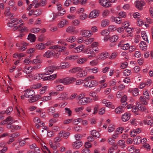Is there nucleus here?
Instances as JSON below:
<instances>
[{
  "mask_svg": "<svg viewBox=\"0 0 153 153\" xmlns=\"http://www.w3.org/2000/svg\"><path fill=\"white\" fill-rule=\"evenodd\" d=\"M99 49L98 47H88V48L84 51V53L88 54H90L88 56V58H91L95 56L96 53H98Z\"/></svg>",
  "mask_w": 153,
  "mask_h": 153,
  "instance_id": "obj_1",
  "label": "nucleus"
},
{
  "mask_svg": "<svg viewBox=\"0 0 153 153\" xmlns=\"http://www.w3.org/2000/svg\"><path fill=\"white\" fill-rule=\"evenodd\" d=\"M76 80V79L74 77H70L62 79H57V81L64 85H68L74 82Z\"/></svg>",
  "mask_w": 153,
  "mask_h": 153,
  "instance_id": "obj_2",
  "label": "nucleus"
},
{
  "mask_svg": "<svg viewBox=\"0 0 153 153\" xmlns=\"http://www.w3.org/2000/svg\"><path fill=\"white\" fill-rule=\"evenodd\" d=\"M83 86L85 87L92 88L96 87L98 84V82L96 80L85 81Z\"/></svg>",
  "mask_w": 153,
  "mask_h": 153,
  "instance_id": "obj_3",
  "label": "nucleus"
},
{
  "mask_svg": "<svg viewBox=\"0 0 153 153\" xmlns=\"http://www.w3.org/2000/svg\"><path fill=\"white\" fill-rule=\"evenodd\" d=\"M60 53L59 52L55 54L54 51L48 50L45 52L43 54V57L46 58H50L55 55L56 56V57L57 58L60 55Z\"/></svg>",
  "mask_w": 153,
  "mask_h": 153,
  "instance_id": "obj_4",
  "label": "nucleus"
},
{
  "mask_svg": "<svg viewBox=\"0 0 153 153\" xmlns=\"http://www.w3.org/2000/svg\"><path fill=\"white\" fill-rule=\"evenodd\" d=\"M35 95V92L33 90L27 89L25 91L24 95H22L21 96V99H24L25 97L26 98H31Z\"/></svg>",
  "mask_w": 153,
  "mask_h": 153,
  "instance_id": "obj_5",
  "label": "nucleus"
},
{
  "mask_svg": "<svg viewBox=\"0 0 153 153\" xmlns=\"http://www.w3.org/2000/svg\"><path fill=\"white\" fill-rule=\"evenodd\" d=\"M57 68V66L55 65L48 67L45 69L44 73L45 75L51 74Z\"/></svg>",
  "mask_w": 153,
  "mask_h": 153,
  "instance_id": "obj_6",
  "label": "nucleus"
},
{
  "mask_svg": "<svg viewBox=\"0 0 153 153\" xmlns=\"http://www.w3.org/2000/svg\"><path fill=\"white\" fill-rule=\"evenodd\" d=\"M28 44L25 42H22L20 43H16V46L17 47L19 48L18 49L21 51H24L27 48V46Z\"/></svg>",
  "mask_w": 153,
  "mask_h": 153,
  "instance_id": "obj_7",
  "label": "nucleus"
},
{
  "mask_svg": "<svg viewBox=\"0 0 153 153\" xmlns=\"http://www.w3.org/2000/svg\"><path fill=\"white\" fill-rule=\"evenodd\" d=\"M16 121L13 119V118L10 116L7 117V118L4 120L2 121L1 123V125H4L6 123H13Z\"/></svg>",
  "mask_w": 153,
  "mask_h": 153,
  "instance_id": "obj_8",
  "label": "nucleus"
},
{
  "mask_svg": "<svg viewBox=\"0 0 153 153\" xmlns=\"http://www.w3.org/2000/svg\"><path fill=\"white\" fill-rule=\"evenodd\" d=\"M100 13L99 10L96 9L94 10L90 13L89 18L90 19L95 18L99 16Z\"/></svg>",
  "mask_w": 153,
  "mask_h": 153,
  "instance_id": "obj_9",
  "label": "nucleus"
},
{
  "mask_svg": "<svg viewBox=\"0 0 153 153\" xmlns=\"http://www.w3.org/2000/svg\"><path fill=\"white\" fill-rule=\"evenodd\" d=\"M109 54L107 52H105L99 53L96 57V59L99 60L104 59L108 57Z\"/></svg>",
  "mask_w": 153,
  "mask_h": 153,
  "instance_id": "obj_10",
  "label": "nucleus"
},
{
  "mask_svg": "<svg viewBox=\"0 0 153 153\" xmlns=\"http://www.w3.org/2000/svg\"><path fill=\"white\" fill-rule=\"evenodd\" d=\"M71 66L70 63L68 62H62L60 63L59 66H57V69H66Z\"/></svg>",
  "mask_w": 153,
  "mask_h": 153,
  "instance_id": "obj_11",
  "label": "nucleus"
},
{
  "mask_svg": "<svg viewBox=\"0 0 153 153\" xmlns=\"http://www.w3.org/2000/svg\"><path fill=\"white\" fill-rule=\"evenodd\" d=\"M99 2L101 6L105 7H108L111 5L109 0H100Z\"/></svg>",
  "mask_w": 153,
  "mask_h": 153,
  "instance_id": "obj_12",
  "label": "nucleus"
},
{
  "mask_svg": "<svg viewBox=\"0 0 153 153\" xmlns=\"http://www.w3.org/2000/svg\"><path fill=\"white\" fill-rule=\"evenodd\" d=\"M16 109L17 112V115L19 117L24 118L25 114L22 109L20 107L19 108L18 107H16Z\"/></svg>",
  "mask_w": 153,
  "mask_h": 153,
  "instance_id": "obj_13",
  "label": "nucleus"
},
{
  "mask_svg": "<svg viewBox=\"0 0 153 153\" xmlns=\"http://www.w3.org/2000/svg\"><path fill=\"white\" fill-rule=\"evenodd\" d=\"M81 35L84 37H89L92 35L91 31L89 30H82L81 32Z\"/></svg>",
  "mask_w": 153,
  "mask_h": 153,
  "instance_id": "obj_14",
  "label": "nucleus"
},
{
  "mask_svg": "<svg viewBox=\"0 0 153 153\" xmlns=\"http://www.w3.org/2000/svg\"><path fill=\"white\" fill-rule=\"evenodd\" d=\"M102 103L105 105V106L108 108H110L112 109L115 108L114 106L111 102H108V100L105 99L103 100Z\"/></svg>",
  "mask_w": 153,
  "mask_h": 153,
  "instance_id": "obj_15",
  "label": "nucleus"
},
{
  "mask_svg": "<svg viewBox=\"0 0 153 153\" xmlns=\"http://www.w3.org/2000/svg\"><path fill=\"white\" fill-rule=\"evenodd\" d=\"M87 74V72L86 71L83 70L81 68V69L78 71V73L77 74L76 76L79 78H81L84 77Z\"/></svg>",
  "mask_w": 153,
  "mask_h": 153,
  "instance_id": "obj_16",
  "label": "nucleus"
},
{
  "mask_svg": "<svg viewBox=\"0 0 153 153\" xmlns=\"http://www.w3.org/2000/svg\"><path fill=\"white\" fill-rule=\"evenodd\" d=\"M68 99V95L67 93L64 92L61 93L58 96V99L62 100H66Z\"/></svg>",
  "mask_w": 153,
  "mask_h": 153,
  "instance_id": "obj_17",
  "label": "nucleus"
},
{
  "mask_svg": "<svg viewBox=\"0 0 153 153\" xmlns=\"http://www.w3.org/2000/svg\"><path fill=\"white\" fill-rule=\"evenodd\" d=\"M85 48V46L84 45H80L77 47L74 48L73 50V51L76 53H78L82 51Z\"/></svg>",
  "mask_w": 153,
  "mask_h": 153,
  "instance_id": "obj_18",
  "label": "nucleus"
},
{
  "mask_svg": "<svg viewBox=\"0 0 153 153\" xmlns=\"http://www.w3.org/2000/svg\"><path fill=\"white\" fill-rule=\"evenodd\" d=\"M69 22L66 19H62L58 24V27L59 28H62L66 25H68Z\"/></svg>",
  "mask_w": 153,
  "mask_h": 153,
  "instance_id": "obj_19",
  "label": "nucleus"
},
{
  "mask_svg": "<svg viewBox=\"0 0 153 153\" xmlns=\"http://www.w3.org/2000/svg\"><path fill=\"white\" fill-rule=\"evenodd\" d=\"M82 145V143L80 141H76L73 143L72 146L73 147L78 149Z\"/></svg>",
  "mask_w": 153,
  "mask_h": 153,
  "instance_id": "obj_20",
  "label": "nucleus"
},
{
  "mask_svg": "<svg viewBox=\"0 0 153 153\" xmlns=\"http://www.w3.org/2000/svg\"><path fill=\"white\" fill-rule=\"evenodd\" d=\"M45 75L44 73L36 74L34 76V79L37 80L41 79L43 80Z\"/></svg>",
  "mask_w": 153,
  "mask_h": 153,
  "instance_id": "obj_21",
  "label": "nucleus"
},
{
  "mask_svg": "<svg viewBox=\"0 0 153 153\" xmlns=\"http://www.w3.org/2000/svg\"><path fill=\"white\" fill-rule=\"evenodd\" d=\"M59 135L65 138H67L70 135V133L68 132H65L64 131H61L59 133Z\"/></svg>",
  "mask_w": 153,
  "mask_h": 153,
  "instance_id": "obj_22",
  "label": "nucleus"
},
{
  "mask_svg": "<svg viewBox=\"0 0 153 153\" xmlns=\"http://www.w3.org/2000/svg\"><path fill=\"white\" fill-rule=\"evenodd\" d=\"M139 47L140 49L145 51L147 49V46L146 42L144 41L141 42L139 44Z\"/></svg>",
  "mask_w": 153,
  "mask_h": 153,
  "instance_id": "obj_23",
  "label": "nucleus"
},
{
  "mask_svg": "<svg viewBox=\"0 0 153 153\" xmlns=\"http://www.w3.org/2000/svg\"><path fill=\"white\" fill-rule=\"evenodd\" d=\"M118 46L124 50H127L130 48L129 45L128 43L123 44L120 43L118 45Z\"/></svg>",
  "mask_w": 153,
  "mask_h": 153,
  "instance_id": "obj_24",
  "label": "nucleus"
},
{
  "mask_svg": "<svg viewBox=\"0 0 153 153\" xmlns=\"http://www.w3.org/2000/svg\"><path fill=\"white\" fill-rule=\"evenodd\" d=\"M141 130L140 129L138 128L134 129L133 131H131L130 135L131 137H133L141 132Z\"/></svg>",
  "mask_w": 153,
  "mask_h": 153,
  "instance_id": "obj_25",
  "label": "nucleus"
},
{
  "mask_svg": "<svg viewBox=\"0 0 153 153\" xmlns=\"http://www.w3.org/2000/svg\"><path fill=\"white\" fill-rule=\"evenodd\" d=\"M145 3L143 1H137L135 2V5L136 7L140 10L142 9V7L144 6Z\"/></svg>",
  "mask_w": 153,
  "mask_h": 153,
  "instance_id": "obj_26",
  "label": "nucleus"
},
{
  "mask_svg": "<svg viewBox=\"0 0 153 153\" xmlns=\"http://www.w3.org/2000/svg\"><path fill=\"white\" fill-rule=\"evenodd\" d=\"M88 58L82 57L78 59L76 61L77 62L80 64H85L88 60Z\"/></svg>",
  "mask_w": 153,
  "mask_h": 153,
  "instance_id": "obj_27",
  "label": "nucleus"
},
{
  "mask_svg": "<svg viewBox=\"0 0 153 153\" xmlns=\"http://www.w3.org/2000/svg\"><path fill=\"white\" fill-rule=\"evenodd\" d=\"M27 39L31 42H34L36 39V37L35 35L32 33H29L27 36Z\"/></svg>",
  "mask_w": 153,
  "mask_h": 153,
  "instance_id": "obj_28",
  "label": "nucleus"
},
{
  "mask_svg": "<svg viewBox=\"0 0 153 153\" xmlns=\"http://www.w3.org/2000/svg\"><path fill=\"white\" fill-rule=\"evenodd\" d=\"M127 108L129 109V108H132V112H135L134 115H136L138 114L137 112H136V110H137V108L136 107H134L132 104H130L127 105Z\"/></svg>",
  "mask_w": 153,
  "mask_h": 153,
  "instance_id": "obj_29",
  "label": "nucleus"
},
{
  "mask_svg": "<svg viewBox=\"0 0 153 153\" xmlns=\"http://www.w3.org/2000/svg\"><path fill=\"white\" fill-rule=\"evenodd\" d=\"M56 77V74L51 75L50 76H47L46 77H44L43 79V81L47 80H52L54 79Z\"/></svg>",
  "mask_w": 153,
  "mask_h": 153,
  "instance_id": "obj_30",
  "label": "nucleus"
},
{
  "mask_svg": "<svg viewBox=\"0 0 153 153\" xmlns=\"http://www.w3.org/2000/svg\"><path fill=\"white\" fill-rule=\"evenodd\" d=\"M4 15L7 16L12 17L13 16V14H11L10 12V8L9 7H6L5 8V10L4 12Z\"/></svg>",
  "mask_w": 153,
  "mask_h": 153,
  "instance_id": "obj_31",
  "label": "nucleus"
},
{
  "mask_svg": "<svg viewBox=\"0 0 153 153\" xmlns=\"http://www.w3.org/2000/svg\"><path fill=\"white\" fill-rule=\"evenodd\" d=\"M109 21L107 19H104L101 22V26L103 27H105L109 25Z\"/></svg>",
  "mask_w": 153,
  "mask_h": 153,
  "instance_id": "obj_32",
  "label": "nucleus"
},
{
  "mask_svg": "<svg viewBox=\"0 0 153 153\" xmlns=\"http://www.w3.org/2000/svg\"><path fill=\"white\" fill-rule=\"evenodd\" d=\"M130 118V115L127 113H126L123 114L122 117V120L124 122H126Z\"/></svg>",
  "mask_w": 153,
  "mask_h": 153,
  "instance_id": "obj_33",
  "label": "nucleus"
},
{
  "mask_svg": "<svg viewBox=\"0 0 153 153\" xmlns=\"http://www.w3.org/2000/svg\"><path fill=\"white\" fill-rule=\"evenodd\" d=\"M117 144L119 146L123 149H124L126 147L125 142L123 140H119L117 142Z\"/></svg>",
  "mask_w": 153,
  "mask_h": 153,
  "instance_id": "obj_34",
  "label": "nucleus"
},
{
  "mask_svg": "<svg viewBox=\"0 0 153 153\" xmlns=\"http://www.w3.org/2000/svg\"><path fill=\"white\" fill-rule=\"evenodd\" d=\"M91 134L93 137L96 138H98L100 136L99 133L95 130H92L91 131Z\"/></svg>",
  "mask_w": 153,
  "mask_h": 153,
  "instance_id": "obj_35",
  "label": "nucleus"
},
{
  "mask_svg": "<svg viewBox=\"0 0 153 153\" xmlns=\"http://www.w3.org/2000/svg\"><path fill=\"white\" fill-rule=\"evenodd\" d=\"M40 97V95L35 96L34 95L33 97H32L29 100V101L31 103L34 102L37 100Z\"/></svg>",
  "mask_w": 153,
  "mask_h": 153,
  "instance_id": "obj_36",
  "label": "nucleus"
},
{
  "mask_svg": "<svg viewBox=\"0 0 153 153\" xmlns=\"http://www.w3.org/2000/svg\"><path fill=\"white\" fill-rule=\"evenodd\" d=\"M47 113L49 114L53 115L55 112V109L52 106L49 107L47 110Z\"/></svg>",
  "mask_w": 153,
  "mask_h": 153,
  "instance_id": "obj_37",
  "label": "nucleus"
},
{
  "mask_svg": "<svg viewBox=\"0 0 153 153\" xmlns=\"http://www.w3.org/2000/svg\"><path fill=\"white\" fill-rule=\"evenodd\" d=\"M143 123L145 125H147L149 126H152L153 125V120L152 119L149 120H144L143 121Z\"/></svg>",
  "mask_w": 153,
  "mask_h": 153,
  "instance_id": "obj_38",
  "label": "nucleus"
},
{
  "mask_svg": "<svg viewBox=\"0 0 153 153\" xmlns=\"http://www.w3.org/2000/svg\"><path fill=\"white\" fill-rule=\"evenodd\" d=\"M23 71L26 74H28L32 71L31 66H25L23 70Z\"/></svg>",
  "mask_w": 153,
  "mask_h": 153,
  "instance_id": "obj_39",
  "label": "nucleus"
},
{
  "mask_svg": "<svg viewBox=\"0 0 153 153\" xmlns=\"http://www.w3.org/2000/svg\"><path fill=\"white\" fill-rule=\"evenodd\" d=\"M86 69L89 72L93 73L94 74H96L98 72L99 69L96 67H95L92 68H88L86 67Z\"/></svg>",
  "mask_w": 153,
  "mask_h": 153,
  "instance_id": "obj_40",
  "label": "nucleus"
},
{
  "mask_svg": "<svg viewBox=\"0 0 153 153\" xmlns=\"http://www.w3.org/2000/svg\"><path fill=\"white\" fill-rule=\"evenodd\" d=\"M118 39V37L117 35H114L109 37V40L111 42L117 41Z\"/></svg>",
  "mask_w": 153,
  "mask_h": 153,
  "instance_id": "obj_41",
  "label": "nucleus"
},
{
  "mask_svg": "<svg viewBox=\"0 0 153 153\" xmlns=\"http://www.w3.org/2000/svg\"><path fill=\"white\" fill-rule=\"evenodd\" d=\"M36 49L39 50H42L45 48V45L43 43L37 44L36 46Z\"/></svg>",
  "mask_w": 153,
  "mask_h": 153,
  "instance_id": "obj_42",
  "label": "nucleus"
},
{
  "mask_svg": "<svg viewBox=\"0 0 153 153\" xmlns=\"http://www.w3.org/2000/svg\"><path fill=\"white\" fill-rule=\"evenodd\" d=\"M64 88V87L61 85H56L54 87V89L56 91H63Z\"/></svg>",
  "mask_w": 153,
  "mask_h": 153,
  "instance_id": "obj_43",
  "label": "nucleus"
},
{
  "mask_svg": "<svg viewBox=\"0 0 153 153\" xmlns=\"http://www.w3.org/2000/svg\"><path fill=\"white\" fill-rule=\"evenodd\" d=\"M94 38H91L88 39H86L84 40V43L86 45H89L94 40Z\"/></svg>",
  "mask_w": 153,
  "mask_h": 153,
  "instance_id": "obj_44",
  "label": "nucleus"
},
{
  "mask_svg": "<svg viewBox=\"0 0 153 153\" xmlns=\"http://www.w3.org/2000/svg\"><path fill=\"white\" fill-rule=\"evenodd\" d=\"M111 19L114 22L116 23L119 24L121 23V21L120 18L119 17H112Z\"/></svg>",
  "mask_w": 153,
  "mask_h": 153,
  "instance_id": "obj_45",
  "label": "nucleus"
},
{
  "mask_svg": "<svg viewBox=\"0 0 153 153\" xmlns=\"http://www.w3.org/2000/svg\"><path fill=\"white\" fill-rule=\"evenodd\" d=\"M141 137L140 136H137L133 139V141L136 144H139L141 143Z\"/></svg>",
  "mask_w": 153,
  "mask_h": 153,
  "instance_id": "obj_46",
  "label": "nucleus"
},
{
  "mask_svg": "<svg viewBox=\"0 0 153 153\" xmlns=\"http://www.w3.org/2000/svg\"><path fill=\"white\" fill-rule=\"evenodd\" d=\"M144 97L147 100H149L150 99V95L148 90L144 91L143 93Z\"/></svg>",
  "mask_w": 153,
  "mask_h": 153,
  "instance_id": "obj_47",
  "label": "nucleus"
},
{
  "mask_svg": "<svg viewBox=\"0 0 153 153\" xmlns=\"http://www.w3.org/2000/svg\"><path fill=\"white\" fill-rule=\"evenodd\" d=\"M124 105L123 104H122V105L121 106V107H119L115 109V112L116 114H120L123 113V110L122 108H123V106L122 105Z\"/></svg>",
  "mask_w": 153,
  "mask_h": 153,
  "instance_id": "obj_48",
  "label": "nucleus"
},
{
  "mask_svg": "<svg viewBox=\"0 0 153 153\" xmlns=\"http://www.w3.org/2000/svg\"><path fill=\"white\" fill-rule=\"evenodd\" d=\"M136 107L137 108V110H136V111L138 110L142 111H145L146 110V108L145 106L141 105H139Z\"/></svg>",
  "mask_w": 153,
  "mask_h": 153,
  "instance_id": "obj_49",
  "label": "nucleus"
},
{
  "mask_svg": "<svg viewBox=\"0 0 153 153\" xmlns=\"http://www.w3.org/2000/svg\"><path fill=\"white\" fill-rule=\"evenodd\" d=\"M84 109V107L80 106L74 109V111L77 114H80L82 111Z\"/></svg>",
  "mask_w": 153,
  "mask_h": 153,
  "instance_id": "obj_50",
  "label": "nucleus"
},
{
  "mask_svg": "<svg viewBox=\"0 0 153 153\" xmlns=\"http://www.w3.org/2000/svg\"><path fill=\"white\" fill-rule=\"evenodd\" d=\"M141 37L145 41L149 42L146 33L145 31L142 32H141Z\"/></svg>",
  "mask_w": 153,
  "mask_h": 153,
  "instance_id": "obj_51",
  "label": "nucleus"
},
{
  "mask_svg": "<svg viewBox=\"0 0 153 153\" xmlns=\"http://www.w3.org/2000/svg\"><path fill=\"white\" fill-rule=\"evenodd\" d=\"M80 69H81V68L80 67H77L74 68L69 70V72L71 73H74L78 72L79 71Z\"/></svg>",
  "mask_w": 153,
  "mask_h": 153,
  "instance_id": "obj_52",
  "label": "nucleus"
},
{
  "mask_svg": "<svg viewBox=\"0 0 153 153\" xmlns=\"http://www.w3.org/2000/svg\"><path fill=\"white\" fill-rule=\"evenodd\" d=\"M33 122L36 124L40 123L41 125H43L44 124V123L43 122H41L40 119L37 117H35L34 119Z\"/></svg>",
  "mask_w": 153,
  "mask_h": 153,
  "instance_id": "obj_53",
  "label": "nucleus"
},
{
  "mask_svg": "<svg viewBox=\"0 0 153 153\" xmlns=\"http://www.w3.org/2000/svg\"><path fill=\"white\" fill-rule=\"evenodd\" d=\"M42 86V85L41 83H38L32 85L31 86V88L33 89H38L40 88Z\"/></svg>",
  "mask_w": 153,
  "mask_h": 153,
  "instance_id": "obj_54",
  "label": "nucleus"
},
{
  "mask_svg": "<svg viewBox=\"0 0 153 153\" xmlns=\"http://www.w3.org/2000/svg\"><path fill=\"white\" fill-rule=\"evenodd\" d=\"M77 103L79 105H84L86 104L85 97L78 100Z\"/></svg>",
  "mask_w": 153,
  "mask_h": 153,
  "instance_id": "obj_55",
  "label": "nucleus"
},
{
  "mask_svg": "<svg viewBox=\"0 0 153 153\" xmlns=\"http://www.w3.org/2000/svg\"><path fill=\"white\" fill-rule=\"evenodd\" d=\"M80 21L77 19L74 20L72 21V25L75 26H78L80 24Z\"/></svg>",
  "mask_w": 153,
  "mask_h": 153,
  "instance_id": "obj_56",
  "label": "nucleus"
},
{
  "mask_svg": "<svg viewBox=\"0 0 153 153\" xmlns=\"http://www.w3.org/2000/svg\"><path fill=\"white\" fill-rule=\"evenodd\" d=\"M12 123L7 124V128H8L11 129L12 132L15 131V125L12 124Z\"/></svg>",
  "mask_w": 153,
  "mask_h": 153,
  "instance_id": "obj_57",
  "label": "nucleus"
},
{
  "mask_svg": "<svg viewBox=\"0 0 153 153\" xmlns=\"http://www.w3.org/2000/svg\"><path fill=\"white\" fill-rule=\"evenodd\" d=\"M42 62V59H35L31 60V62L34 64H37L40 63Z\"/></svg>",
  "mask_w": 153,
  "mask_h": 153,
  "instance_id": "obj_58",
  "label": "nucleus"
},
{
  "mask_svg": "<svg viewBox=\"0 0 153 153\" xmlns=\"http://www.w3.org/2000/svg\"><path fill=\"white\" fill-rule=\"evenodd\" d=\"M76 40V37L74 36H72L66 39V41L68 42H74Z\"/></svg>",
  "mask_w": 153,
  "mask_h": 153,
  "instance_id": "obj_59",
  "label": "nucleus"
},
{
  "mask_svg": "<svg viewBox=\"0 0 153 153\" xmlns=\"http://www.w3.org/2000/svg\"><path fill=\"white\" fill-rule=\"evenodd\" d=\"M109 13V11L106 9L103 11L102 13V15L103 17H105L108 16Z\"/></svg>",
  "mask_w": 153,
  "mask_h": 153,
  "instance_id": "obj_60",
  "label": "nucleus"
},
{
  "mask_svg": "<svg viewBox=\"0 0 153 153\" xmlns=\"http://www.w3.org/2000/svg\"><path fill=\"white\" fill-rule=\"evenodd\" d=\"M46 0H41L39 2L37 6H39V7L41 6H45L46 3Z\"/></svg>",
  "mask_w": 153,
  "mask_h": 153,
  "instance_id": "obj_61",
  "label": "nucleus"
},
{
  "mask_svg": "<svg viewBox=\"0 0 153 153\" xmlns=\"http://www.w3.org/2000/svg\"><path fill=\"white\" fill-rule=\"evenodd\" d=\"M123 73L124 76H127L131 74V71L130 70L125 69L123 72Z\"/></svg>",
  "mask_w": 153,
  "mask_h": 153,
  "instance_id": "obj_62",
  "label": "nucleus"
},
{
  "mask_svg": "<svg viewBox=\"0 0 153 153\" xmlns=\"http://www.w3.org/2000/svg\"><path fill=\"white\" fill-rule=\"evenodd\" d=\"M116 30V27L114 25H110L108 27V30L109 31L113 32Z\"/></svg>",
  "mask_w": 153,
  "mask_h": 153,
  "instance_id": "obj_63",
  "label": "nucleus"
},
{
  "mask_svg": "<svg viewBox=\"0 0 153 153\" xmlns=\"http://www.w3.org/2000/svg\"><path fill=\"white\" fill-rule=\"evenodd\" d=\"M40 30V29L39 28H33L30 30V31L32 33H36Z\"/></svg>",
  "mask_w": 153,
  "mask_h": 153,
  "instance_id": "obj_64",
  "label": "nucleus"
}]
</instances>
